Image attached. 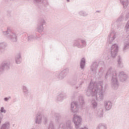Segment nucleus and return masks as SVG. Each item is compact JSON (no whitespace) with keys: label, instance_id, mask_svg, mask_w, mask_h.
Segmentation results:
<instances>
[{"label":"nucleus","instance_id":"1","mask_svg":"<svg viewBox=\"0 0 129 129\" xmlns=\"http://www.w3.org/2000/svg\"><path fill=\"white\" fill-rule=\"evenodd\" d=\"M107 87L103 81L90 83L86 92L87 96H95L97 101H102L104 97V92Z\"/></svg>","mask_w":129,"mask_h":129},{"label":"nucleus","instance_id":"2","mask_svg":"<svg viewBox=\"0 0 129 129\" xmlns=\"http://www.w3.org/2000/svg\"><path fill=\"white\" fill-rule=\"evenodd\" d=\"M108 76H111V77L110 83L111 87L115 90L118 89V87H119V83L117 80V74H116L115 70L112 67L108 69L106 74V75L105 76V79H107Z\"/></svg>","mask_w":129,"mask_h":129},{"label":"nucleus","instance_id":"3","mask_svg":"<svg viewBox=\"0 0 129 129\" xmlns=\"http://www.w3.org/2000/svg\"><path fill=\"white\" fill-rule=\"evenodd\" d=\"M3 34L6 36L11 42H17L18 38V32L12 31V28L8 27L7 31H3Z\"/></svg>","mask_w":129,"mask_h":129},{"label":"nucleus","instance_id":"4","mask_svg":"<svg viewBox=\"0 0 129 129\" xmlns=\"http://www.w3.org/2000/svg\"><path fill=\"white\" fill-rule=\"evenodd\" d=\"M85 102L83 97L80 96L79 98V103L77 102H72L71 104V110L72 112L75 113L78 112V105H81V107H83Z\"/></svg>","mask_w":129,"mask_h":129},{"label":"nucleus","instance_id":"5","mask_svg":"<svg viewBox=\"0 0 129 129\" xmlns=\"http://www.w3.org/2000/svg\"><path fill=\"white\" fill-rule=\"evenodd\" d=\"M82 120V118H81V116L76 114L74 115L73 121L75 124L76 129H88V128L86 126L80 128Z\"/></svg>","mask_w":129,"mask_h":129},{"label":"nucleus","instance_id":"6","mask_svg":"<svg viewBox=\"0 0 129 129\" xmlns=\"http://www.w3.org/2000/svg\"><path fill=\"white\" fill-rule=\"evenodd\" d=\"M86 40L81 38H78L74 40L73 42V46L77 47V48H80V49H82V48L86 47Z\"/></svg>","mask_w":129,"mask_h":129},{"label":"nucleus","instance_id":"7","mask_svg":"<svg viewBox=\"0 0 129 129\" xmlns=\"http://www.w3.org/2000/svg\"><path fill=\"white\" fill-rule=\"evenodd\" d=\"M68 73H69V69L66 68L60 72L56 73L55 76L59 80H62V79H64L68 75Z\"/></svg>","mask_w":129,"mask_h":129},{"label":"nucleus","instance_id":"8","mask_svg":"<svg viewBox=\"0 0 129 129\" xmlns=\"http://www.w3.org/2000/svg\"><path fill=\"white\" fill-rule=\"evenodd\" d=\"M118 52V45L116 44L112 45L110 48V55L112 58H115Z\"/></svg>","mask_w":129,"mask_h":129},{"label":"nucleus","instance_id":"9","mask_svg":"<svg viewBox=\"0 0 129 129\" xmlns=\"http://www.w3.org/2000/svg\"><path fill=\"white\" fill-rule=\"evenodd\" d=\"M45 25H46V21L44 19H41L39 21L36 28L38 33L44 32V26Z\"/></svg>","mask_w":129,"mask_h":129},{"label":"nucleus","instance_id":"10","mask_svg":"<svg viewBox=\"0 0 129 129\" xmlns=\"http://www.w3.org/2000/svg\"><path fill=\"white\" fill-rule=\"evenodd\" d=\"M115 39H116V32L113 30L111 31L108 36L107 43L108 44H112Z\"/></svg>","mask_w":129,"mask_h":129},{"label":"nucleus","instance_id":"11","mask_svg":"<svg viewBox=\"0 0 129 129\" xmlns=\"http://www.w3.org/2000/svg\"><path fill=\"white\" fill-rule=\"evenodd\" d=\"M10 69V63L9 62H3L0 66V76L4 74V73L6 70H9Z\"/></svg>","mask_w":129,"mask_h":129},{"label":"nucleus","instance_id":"12","mask_svg":"<svg viewBox=\"0 0 129 129\" xmlns=\"http://www.w3.org/2000/svg\"><path fill=\"white\" fill-rule=\"evenodd\" d=\"M58 129H73V127L71 126V121L68 120L65 123H60Z\"/></svg>","mask_w":129,"mask_h":129},{"label":"nucleus","instance_id":"13","mask_svg":"<svg viewBox=\"0 0 129 129\" xmlns=\"http://www.w3.org/2000/svg\"><path fill=\"white\" fill-rule=\"evenodd\" d=\"M123 14H122L116 21H113L112 22L111 26L113 29H118L119 28V26H118V22H121V21L123 20Z\"/></svg>","mask_w":129,"mask_h":129},{"label":"nucleus","instance_id":"14","mask_svg":"<svg viewBox=\"0 0 129 129\" xmlns=\"http://www.w3.org/2000/svg\"><path fill=\"white\" fill-rule=\"evenodd\" d=\"M43 121V115L40 113H37L35 116V123L36 124H41Z\"/></svg>","mask_w":129,"mask_h":129},{"label":"nucleus","instance_id":"15","mask_svg":"<svg viewBox=\"0 0 129 129\" xmlns=\"http://www.w3.org/2000/svg\"><path fill=\"white\" fill-rule=\"evenodd\" d=\"M120 81L123 82L127 79V75L124 72H119L118 75Z\"/></svg>","mask_w":129,"mask_h":129},{"label":"nucleus","instance_id":"16","mask_svg":"<svg viewBox=\"0 0 129 129\" xmlns=\"http://www.w3.org/2000/svg\"><path fill=\"white\" fill-rule=\"evenodd\" d=\"M104 107L106 110H110L112 108V102L110 101H105L104 102Z\"/></svg>","mask_w":129,"mask_h":129},{"label":"nucleus","instance_id":"17","mask_svg":"<svg viewBox=\"0 0 129 129\" xmlns=\"http://www.w3.org/2000/svg\"><path fill=\"white\" fill-rule=\"evenodd\" d=\"M127 49H129V35L124 42V46L123 47V51L125 52Z\"/></svg>","mask_w":129,"mask_h":129},{"label":"nucleus","instance_id":"18","mask_svg":"<svg viewBox=\"0 0 129 129\" xmlns=\"http://www.w3.org/2000/svg\"><path fill=\"white\" fill-rule=\"evenodd\" d=\"M90 104L91 107L92 108H93V109H96L97 108V106H98V103L94 99L91 100Z\"/></svg>","mask_w":129,"mask_h":129},{"label":"nucleus","instance_id":"19","mask_svg":"<svg viewBox=\"0 0 129 129\" xmlns=\"http://www.w3.org/2000/svg\"><path fill=\"white\" fill-rule=\"evenodd\" d=\"M11 123L9 121H6L3 123L0 127V129H10Z\"/></svg>","mask_w":129,"mask_h":129},{"label":"nucleus","instance_id":"20","mask_svg":"<svg viewBox=\"0 0 129 129\" xmlns=\"http://www.w3.org/2000/svg\"><path fill=\"white\" fill-rule=\"evenodd\" d=\"M98 68V63L97 62H93L91 66V71L93 73H96V71L97 70V68Z\"/></svg>","mask_w":129,"mask_h":129},{"label":"nucleus","instance_id":"21","mask_svg":"<svg viewBox=\"0 0 129 129\" xmlns=\"http://www.w3.org/2000/svg\"><path fill=\"white\" fill-rule=\"evenodd\" d=\"M65 98H67V95L65 93H61L58 95L56 98V100L57 101H62Z\"/></svg>","mask_w":129,"mask_h":129},{"label":"nucleus","instance_id":"22","mask_svg":"<svg viewBox=\"0 0 129 129\" xmlns=\"http://www.w3.org/2000/svg\"><path fill=\"white\" fill-rule=\"evenodd\" d=\"M51 115H54L55 116V121L56 122H60V118H61V115L60 114L58 113H55L54 111L51 112Z\"/></svg>","mask_w":129,"mask_h":129},{"label":"nucleus","instance_id":"23","mask_svg":"<svg viewBox=\"0 0 129 129\" xmlns=\"http://www.w3.org/2000/svg\"><path fill=\"white\" fill-rule=\"evenodd\" d=\"M23 92L25 96H28L29 95V89H28V87L26 86L23 85L22 86Z\"/></svg>","mask_w":129,"mask_h":129},{"label":"nucleus","instance_id":"24","mask_svg":"<svg viewBox=\"0 0 129 129\" xmlns=\"http://www.w3.org/2000/svg\"><path fill=\"white\" fill-rule=\"evenodd\" d=\"M96 129H107V125L104 123H100L96 127Z\"/></svg>","mask_w":129,"mask_h":129},{"label":"nucleus","instance_id":"25","mask_svg":"<svg viewBox=\"0 0 129 129\" xmlns=\"http://www.w3.org/2000/svg\"><path fill=\"white\" fill-rule=\"evenodd\" d=\"M15 61L17 64H20L22 62V57L21 56V54L19 53L16 55Z\"/></svg>","mask_w":129,"mask_h":129},{"label":"nucleus","instance_id":"26","mask_svg":"<svg viewBox=\"0 0 129 129\" xmlns=\"http://www.w3.org/2000/svg\"><path fill=\"white\" fill-rule=\"evenodd\" d=\"M120 4H122L124 9H126L128 6V0H120Z\"/></svg>","mask_w":129,"mask_h":129},{"label":"nucleus","instance_id":"27","mask_svg":"<svg viewBox=\"0 0 129 129\" xmlns=\"http://www.w3.org/2000/svg\"><path fill=\"white\" fill-rule=\"evenodd\" d=\"M121 60V57L120 56H118L117 57V66L118 67H119L120 68H122V67H123V63H122V61Z\"/></svg>","mask_w":129,"mask_h":129},{"label":"nucleus","instance_id":"28","mask_svg":"<svg viewBox=\"0 0 129 129\" xmlns=\"http://www.w3.org/2000/svg\"><path fill=\"white\" fill-rule=\"evenodd\" d=\"M85 63H86L85 58H82L80 63V66L81 69H84L85 68Z\"/></svg>","mask_w":129,"mask_h":129},{"label":"nucleus","instance_id":"29","mask_svg":"<svg viewBox=\"0 0 129 129\" xmlns=\"http://www.w3.org/2000/svg\"><path fill=\"white\" fill-rule=\"evenodd\" d=\"M7 46L8 44L7 43L0 41V51L1 50H3V49H5Z\"/></svg>","mask_w":129,"mask_h":129},{"label":"nucleus","instance_id":"30","mask_svg":"<svg viewBox=\"0 0 129 129\" xmlns=\"http://www.w3.org/2000/svg\"><path fill=\"white\" fill-rule=\"evenodd\" d=\"M79 14L82 17H87L88 16V13L83 11H80Z\"/></svg>","mask_w":129,"mask_h":129},{"label":"nucleus","instance_id":"31","mask_svg":"<svg viewBox=\"0 0 129 129\" xmlns=\"http://www.w3.org/2000/svg\"><path fill=\"white\" fill-rule=\"evenodd\" d=\"M104 71H105V69L104 68H101L99 71V75H100V76H102Z\"/></svg>","mask_w":129,"mask_h":129},{"label":"nucleus","instance_id":"32","mask_svg":"<svg viewBox=\"0 0 129 129\" xmlns=\"http://www.w3.org/2000/svg\"><path fill=\"white\" fill-rule=\"evenodd\" d=\"M37 4H47V0H34Z\"/></svg>","mask_w":129,"mask_h":129},{"label":"nucleus","instance_id":"33","mask_svg":"<svg viewBox=\"0 0 129 129\" xmlns=\"http://www.w3.org/2000/svg\"><path fill=\"white\" fill-rule=\"evenodd\" d=\"M97 114L98 116H99V117H102L103 115V112H102V110H99L98 111V112H97Z\"/></svg>","mask_w":129,"mask_h":129},{"label":"nucleus","instance_id":"34","mask_svg":"<svg viewBox=\"0 0 129 129\" xmlns=\"http://www.w3.org/2000/svg\"><path fill=\"white\" fill-rule=\"evenodd\" d=\"M83 83V81L82 80H80V83L79 84L78 86L75 87L76 89H78V88H80Z\"/></svg>","mask_w":129,"mask_h":129},{"label":"nucleus","instance_id":"35","mask_svg":"<svg viewBox=\"0 0 129 129\" xmlns=\"http://www.w3.org/2000/svg\"><path fill=\"white\" fill-rule=\"evenodd\" d=\"M48 129H55V127H54V124L53 123V122H50L49 125Z\"/></svg>","mask_w":129,"mask_h":129},{"label":"nucleus","instance_id":"36","mask_svg":"<svg viewBox=\"0 0 129 129\" xmlns=\"http://www.w3.org/2000/svg\"><path fill=\"white\" fill-rule=\"evenodd\" d=\"M0 112L1 113H7V110L5 109L4 107H2L0 109Z\"/></svg>","mask_w":129,"mask_h":129},{"label":"nucleus","instance_id":"37","mask_svg":"<svg viewBox=\"0 0 129 129\" xmlns=\"http://www.w3.org/2000/svg\"><path fill=\"white\" fill-rule=\"evenodd\" d=\"M125 30L127 32L129 30V20L127 22L126 25L125 26Z\"/></svg>","mask_w":129,"mask_h":129},{"label":"nucleus","instance_id":"38","mask_svg":"<svg viewBox=\"0 0 129 129\" xmlns=\"http://www.w3.org/2000/svg\"><path fill=\"white\" fill-rule=\"evenodd\" d=\"M34 39H35V36L33 35H30L28 37V41H32V40H34Z\"/></svg>","mask_w":129,"mask_h":129},{"label":"nucleus","instance_id":"39","mask_svg":"<svg viewBox=\"0 0 129 129\" xmlns=\"http://www.w3.org/2000/svg\"><path fill=\"white\" fill-rule=\"evenodd\" d=\"M42 119H43V122H44L45 124L48 122V118H47L46 117L43 116Z\"/></svg>","mask_w":129,"mask_h":129},{"label":"nucleus","instance_id":"40","mask_svg":"<svg viewBox=\"0 0 129 129\" xmlns=\"http://www.w3.org/2000/svg\"><path fill=\"white\" fill-rule=\"evenodd\" d=\"M11 96H9V97H5L4 98V101H9V100H10V99H11Z\"/></svg>","mask_w":129,"mask_h":129},{"label":"nucleus","instance_id":"41","mask_svg":"<svg viewBox=\"0 0 129 129\" xmlns=\"http://www.w3.org/2000/svg\"><path fill=\"white\" fill-rule=\"evenodd\" d=\"M125 19L126 21V20H128L129 19V12H127L126 15H125Z\"/></svg>","mask_w":129,"mask_h":129},{"label":"nucleus","instance_id":"42","mask_svg":"<svg viewBox=\"0 0 129 129\" xmlns=\"http://www.w3.org/2000/svg\"><path fill=\"white\" fill-rule=\"evenodd\" d=\"M3 114H0V124L2 123V120H3Z\"/></svg>","mask_w":129,"mask_h":129},{"label":"nucleus","instance_id":"43","mask_svg":"<svg viewBox=\"0 0 129 129\" xmlns=\"http://www.w3.org/2000/svg\"><path fill=\"white\" fill-rule=\"evenodd\" d=\"M36 40H40V38H39V37H37V38H36Z\"/></svg>","mask_w":129,"mask_h":129},{"label":"nucleus","instance_id":"44","mask_svg":"<svg viewBox=\"0 0 129 129\" xmlns=\"http://www.w3.org/2000/svg\"><path fill=\"white\" fill-rule=\"evenodd\" d=\"M67 2H68V3H69V2H70V0H67Z\"/></svg>","mask_w":129,"mask_h":129}]
</instances>
